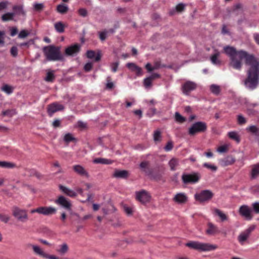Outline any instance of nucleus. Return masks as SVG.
<instances>
[{
  "label": "nucleus",
  "mask_w": 259,
  "mask_h": 259,
  "mask_svg": "<svg viewBox=\"0 0 259 259\" xmlns=\"http://www.w3.org/2000/svg\"><path fill=\"white\" fill-rule=\"evenodd\" d=\"M44 258L47 259H67V258H60L58 256H57L55 255H51L48 253H46Z\"/></svg>",
  "instance_id": "58"
},
{
  "label": "nucleus",
  "mask_w": 259,
  "mask_h": 259,
  "mask_svg": "<svg viewBox=\"0 0 259 259\" xmlns=\"http://www.w3.org/2000/svg\"><path fill=\"white\" fill-rule=\"evenodd\" d=\"M111 78L110 77L107 78V83L106 84V88L108 89H112L114 87V84L111 81Z\"/></svg>",
  "instance_id": "57"
},
{
  "label": "nucleus",
  "mask_w": 259,
  "mask_h": 259,
  "mask_svg": "<svg viewBox=\"0 0 259 259\" xmlns=\"http://www.w3.org/2000/svg\"><path fill=\"white\" fill-rule=\"evenodd\" d=\"M9 4L8 1H3L0 3V11L6 9Z\"/></svg>",
  "instance_id": "59"
},
{
  "label": "nucleus",
  "mask_w": 259,
  "mask_h": 259,
  "mask_svg": "<svg viewBox=\"0 0 259 259\" xmlns=\"http://www.w3.org/2000/svg\"><path fill=\"white\" fill-rule=\"evenodd\" d=\"M78 14L80 16L84 17L87 16L88 12L86 9L81 8L78 10Z\"/></svg>",
  "instance_id": "60"
},
{
  "label": "nucleus",
  "mask_w": 259,
  "mask_h": 259,
  "mask_svg": "<svg viewBox=\"0 0 259 259\" xmlns=\"http://www.w3.org/2000/svg\"><path fill=\"white\" fill-rule=\"evenodd\" d=\"M247 130L252 134L256 135H258L259 132V129L255 125H251L248 127Z\"/></svg>",
  "instance_id": "45"
},
{
  "label": "nucleus",
  "mask_w": 259,
  "mask_h": 259,
  "mask_svg": "<svg viewBox=\"0 0 259 259\" xmlns=\"http://www.w3.org/2000/svg\"><path fill=\"white\" fill-rule=\"evenodd\" d=\"M57 11L58 13L64 14L68 12V7L64 4H60L57 7Z\"/></svg>",
  "instance_id": "30"
},
{
  "label": "nucleus",
  "mask_w": 259,
  "mask_h": 259,
  "mask_svg": "<svg viewBox=\"0 0 259 259\" xmlns=\"http://www.w3.org/2000/svg\"><path fill=\"white\" fill-rule=\"evenodd\" d=\"M10 52H11V55L13 56V57H16L18 55V49H17V48L16 47H13L11 48V51H10Z\"/></svg>",
  "instance_id": "61"
},
{
  "label": "nucleus",
  "mask_w": 259,
  "mask_h": 259,
  "mask_svg": "<svg viewBox=\"0 0 259 259\" xmlns=\"http://www.w3.org/2000/svg\"><path fill=\"white\" fill-rule=\"evenodd\" d=\"M213 213L215 215H218L220 218L222 222L228 220V217L222 211L218 208H214L213 209Z\"/></svg>",
  "instance_id": "25"
},
{
  "label": "nucleus",
  "mask_w": 259,
  "mask_h": 259,
  "mask_svg": "<svg viewBox=\"0 0 259 259\" xmlns=\"http://www.w3.org/2000/svg\"><path fill=\"white\" fill-rule=\"evenodd\" d=\"M207 130V125L205 122L198 121L193 123L189 128L188 134L190 136H194L199 133H203Z\"/></svg>",
  "instance_id": "4"
},
{
  "label": "nucleus",
  "mask_w": 259,
  "mask_h": 259,
  "mask_svg": "<svg viewBox=\"0 0 259 259\" xmlns=\"http://www.w3.org/2000/svg\"><path fill=\"white\" fill-rule=\"evenodd\" d=\"M220 231L217 226L211 223L207 224V228L206 230V233L209 235H214L219 233Z\"/></svg>",
  "instance_id": "18"
},
{
  "label": "nucleus",
  "mask_w": 259,
  "mask_h": 259,
  "mask_svg": "<svg viewBox=\"0 0 259 259\" xmlns=\"http://www.w3.org/2000/svg\"><path fill=\"white\" fill-rule=\"evenodd\" d=\"M93 67V64L91 62L87 63L84 66V69L86 72L90 71Z\"/></svg>",
  "instance_id": "63"
},
{
  "label": "nucleus",
  "mask_w": 259,
  "mask_h": 259,
  "mask_svg": "<svg viewBox=\"0 0 259 259\" xmlns=\"http://www.w3.org/2000/svg\"><path fill=\"white\" fill-rule=\"evenodd\" d=\"M253 210L255 213H259V202H255L252 204Z\"/></svg>",
  "instance_id": "51"
},
{
  "label": "nucleus",
  "mask_w": 259,
  "mask_h": 259,
  "mask_svg": "<svg viewBox=\"0 0 259 259\" xmlns=\"http://www.w3.org/2000/svg\"><path fill=\"white\" fill-rule=\"evenodd\" d=\"M63 105L57 102L52 103L48 106L47 111L50 116H52L53 114L57 111H62L64 109Z\"/></svg>",
  "instance_id": "11"
},
{
  "label": "nucleus",
  "mask_w": 259,
  "mask_h": 259,
  "mask_svg": "<svg viewBox=\"0 0 259 259\" xmlns=\"http://www.w3.org/2000/svg\"><path fill=\"white\" fill-rule=\"evenodd\" d=\"M74 172L81 176H85L87 178L89 177L87 171L80 165H74L72 166Z\"/></svg>",
  "instance_id": "17"
},
{
  "label": "nucleus",
  "mask_w": 259,
  "mask_h": 259,
  "mask_svg": "<svg viewBox=\"0 0 259 259\" xmlns=\"http://www.w3.org/2000/svg\"><path fill=\"white\" fill-rule=\"evenodd\" d=\"M196 88L197 84L195 82L191 81H187L182 84L181 89L184 95L188 96Z\"/></svg>",
  "instance_id": "8"
},
{
  "label": "nucleus",
  "mask_w": 259,
  "mask_h": 259,
  "mask_svg": "<svg viewBox=\"0 0 259 259\" xmlns=\"http://www.w3.org/2000/svg\"><path fill=\"white\" fill-rule=\"evenodd\" d=\"M119 65L118 62L112 63L111 65V70L113 72H116Z\"/></svg>",
  "instance_id": "62"
},
{
  "label": "nucleus",
  "mask_w": 259,
  "mask_h": 259,
  "mask_svg": "<svg viewBox=\"0 0 259 259\" xmlns=\"http://www.w3.org/2000/svg\"><path fill=\"white\" fill-rule=\"evenodd\" d=\"M185 5H184L182 3L178 4L176 7V9L177 11L178 12H183L185 10Z\"/></svg>",
  "instance_id": "54"
},
{
  "label": "nucleus",
  "mask_w": 259,
  "mask_h": 259,
  "mask_svg": "<svg viewBox=\"0 0 259 259\" xmlns=\"http://www.w3.org/2000/svg\"><path fill=\"white\" fill-rule=\"evenodd\" d=\"M16 114L15 109H8L2 112V115L4 116H8L11 117Z\"/></svg>",
  "instance_id": "39"
},
{
  "label": "nucleus",
  "mask_w": 259,
  "mask_h": 259,
  "mask_svg": "<svg viewBox=\"0 0 259 259\" xmlns=\"http://www.w3.org/2000/svg\"><path fill=\"white\" fill-rule=\"evenodd\" d=\"M126 67L130 69L132 71L134 72L135 70L138 67L136 64L134 63H128L126 64Z\"/></svg>",
  "instance_id": "53"
},
{
  "label": "nucleus",
  "mask_w": 259,
  "mask_h": 259,
  "mask_svg": "<svg viewBox=\"0 0 259 259\" xmlns=\"http://www.w3.org/2000/svg\"><path fill=\"white\" fill-rule=\"evenodd\" d=\"M58 254L63 256L67 254L69 251V246L66 243L59 245L55 249Z\"/></svg>",
  "instance_id": "16"
},
{
  "label": "nucleus",
  "mask_w": 259,
  "mask_h": 259,
  "mask_svg": "<svg viewBox=\"0 0 259 259\" xmlns=\"http://www.w3.org/2000/svg\"><path fill=\"white\" fill-rule=\"evenodd\" d=\"M173 200L175 202L179 204H183L187 201L188 197L185 194L180 193L175 196Z\"/></svg>",
  "instance_id": "19"
},
{
  "label": "nucleus",
  "mask_w": 259,
  "mask_h": 259,
  "mask_svg": "<svg viewBox=\"0 0 259 259\" xmlns=\"http://www.w3.org/2000/svg\"><path fill=\"white\" fill-rule=\"evenodd\" d=\"M29 35V32L26 30H21L18 35V37L20 38H24Z\"/></svg>",
  "instance_id": "52"
},
{
  "label": "nucleus",
  "mask_w": 259,
  "mask_h": 259,
  "mask_svg": "<svg viewBox=\"0 0 259 259\" xmlns=\"http://www.w3.org/2000/svg\"><path fill=\"white\" fill-rule=\"evenodd\" d=\"M80 50V45L76 43L67 47L65 50V54L67 56H74L79 53Z\"/></svg>",
  "instance_id": "7"
},
{
  "label": "nucleus",
  "mask_w": 259,
  "mask_h": 259,
  "mask_svg": "<svg viewBox=\"0 0 259 259\" xmlns=\"http://www.w3.org/2000/svg\"><path fill=\"white\" fill-rule=\"evenodd\" d=\"M46 59L49 61H63L64 56L61 53L60 47L50 45L43 48Z\"/></svg>",
  "instance_id": "2"
},
{
  "label": "nucleus",
  "mask_w": 259,
  "mask_h": 259,
  "mask_svg": "<svg viewBox=\"0 0 259 259\" xmlns=\"http://www.w3.org/2000/svg\"><path fill=\"white\" fill-rule=\"evenodd\" d=\"M136 198L141 203L145 204L150 201L151 196L146 191L142 190L136 192Z\"/></svg>",
  "instance_id": "12"
},
{
  "label": "nucleus",
  "mask_w": 259,
  "mask_h": 259,
  "mask_svg": "<svg viewBox=\"0 0 259 259\" xmlns=\"http://www.w3.org/2000/svg\"><path fill=\"white\" fill-rule=\"evenodd\" d=\"M210 90L213 94L216 96L219 95L221 91L220 87L214 84H212L210 86Z\"/></svg>",
  "instance_id": "31"
},
{
  "label": "nucleus",
  "mask_w": 259,
  "mask_h": 259,
  "mask_svg": "<svg viewBox=\"0 0 259 259\" xmlns=\"http://www.w3.org/2000/svg\"><path fill=\"white\" fill-rule=\"evenodd\" d=\"M13 215L18 221L25 222L28 219L27 211L25 209H21L18 207L14 206L12 208Z\"/></svg>",
  "instance_id": "5"
},
{
  "label": "nucleus",
  "mask_w": 259,
  "mask_h": 259,
  "mask_svg": "<svg viewBox=\"0 0 259 259\" xmlns=\"http://www.w3.org/2000/svg\"><path fill=\"white\" fill-rule=\"evenodd\" d=\"M251 230H247L245 232L241 234L238 237V240L240 242H244L249 237Z\"/></svg>",
  "instance_id": "33"
},
{
  "label": "nucleus",
  "mask_w": 259,
  "mask_h": 259,
  "mask_svg": "<svg viewBox=\"0 0 259 259\" xmlns=\"http://www.w3.org/2000/svg\"><path fill=\"white\" fill-rule=\"evenodd\" d=\"M10 219V217L9 215L0 213V221L5 223H7Z\"/></svg>",
  "instance_id": "47"
},
{
  "label": "nucleus",
  "mask_w": 259,
  "mask_h": 259,
  "mask_svg": "<svg viewBox=\"0 0 259 259\" xmlns=\"http://www.w3.org/2000/svg\"><path fill=\"white\" fill-rule=\"evenodd\" d=\"M94 162L95 163H101V164H110L112 163V160L110 159L98 158H96L94 160Z\"/></svg>",
  "instance_id": "35"
},
{
  "label": "nucleus",
  "mask_w": 259,
  "mask_h": 259,
  "mask_svg": "<svg viewBox=\"0 0 259 259\" xmlns=\"http://www.w3.org/2000/svg\"><path fill=\"white\" fill-rule=\"evenodd\" d=\"M113 176L116 178H120V179H126L129 176V172L126 170H118L116 169L115 170L114 174H113Z\"/></svg>",
  "instance_id": "20"
},
{
  "label": "nucleus",
  "mask_w": 259,
  "mask_h": 259,
  "mask_svg": "<svg viewBox=\"0 0 259 259\" xmlns=\"http://www.w3.org/2000/svg\"><path fill=\"white\" fill-rule=\"evenodd\" d=\"M55 202L66 209L69 210L71 209V204L70 202L63 196H59L58 199L55 201Z\"/></svg>",
  "instance_id": "13"
},
{
  "label": "nucleus",
  "mask_w": 259,
  "mask_h": 259,
  "mask_svg": "<svg viewBox=\"0 0 259 259\" xmlns=\"http://www.w3.org/2000/svg\"><path fill=\"white\" fill-rule=\"evenodd\" d=\"M99 38L102 41H104L106 38V35L108 34V31L104 30L101 32H99Z\"/></svg>",
  "instance_id": "55"
},
{
  "label": "nucleus",
  "mask_w": 259,
  "mask_h": 259,
  "mask_svg": "<svg viewBox=\"0 0 259 259\" xmlns=\"http://www.w3.org/2000/svg\"><path fill=\"white\" fill-rule=\"evenodd\" d=\"M33 251L35 254L42 258H44L47 253L40 247L36 245L34 246Z\"/></svg>",
  "instance_id": "26"
},
{
  "label": "nucleus",
  "mask_w": 259,
  "mask_h": 259,
  "mask_svg": "<svg viewBox=\"0 0 259 259\" xmlns=\"http://www.w3.org/2000/svg\"><path fill=\"white\" fill-rule=\"evenodd\" d=\"M223 52L229 57L230 65L236 70H240L242 67V60H245L246 65L249 66L244 85L250 90H253L259 84V61L253 54H249L243 50L237 51L229 46L224 47Z\"/></svg>",
  "instance_id": "1"
},
{
  "label": "nucleus",
  "mask_w": 259,
  "mask_h": 259,
  "mask_svg": "<svg viewBox=\"0 0 259 259\" xmlns=\"http://www.w3.org/2000/svg\"><path fill=\"white\" fill-rule=\"evenodd\" d=\"M59 189L64 194H65L66 195H67L70 197H75L76 196V193L74 191H73L65 186H63L60 185H59Z\"/></svg>",
  "instance_id": "24"
},
{
  "label": "nucleus",
  "mask_w": 259,
  "mask_h": 259,
  "mask_svg": "<svg viewBox=\"0 0 259 259\" xmlns=\"http://www.w3.org/2000/svg\"><path fill=\"white\" fill-rule=\"evenodd\" d=\"M15 166V164L7 161H0V167L3 168H13Z\"/></svg>",
  "instance_id": "40"
},
{
  "label": "nucleus",
  "mask_w": 259,
  "mask_h": 259,
  "mask_svg": "<svg viewBox=\"0 0 259 259\" xmlns=\"http://www.w3.org/2000/svg\"><path fill=\"white\" fill-rule=\"evenodd\" d=\"M170 167V170L174 171L176 169V167L179 165V160L177 158H172L168 162Z\"/></svg>",
  "instance_id": "32"
},
{
  "label": "nucleus",
  "mask_w": 259,
  "mask_h": 259,
  "mask_svg": "<svg viewBox=\"0 0 259 259\" xmlns=\"http://www.w3.org/2000/svg\"><path fill=\"white\" fill-rule=\"evenodd\" d=\"M259 175V163L252 165L251 171V179H255Z\"/></svg>",
  "instance_id": "27"
},
{
  "label": "nucleus",
  "mask_w": 259,
  "mask_h": 259,
  "mask_svg": "<svg viewBox=\"0 0 259 259\" xmlns=\"http://www.w3.org/2000/svg\"><path fill=\"white\" fill-rule=\"evenodd\" d=\"M203 166L211 169L212 171H215L217 170V167L214 165H211L208 163H204L203 164Z\"/></svg>",
  "instance_id": "50"
},
{
  "label": "nucleus",
  "mask_w": 259,
  "mask_h": 259,
  "mask_svg": "<svg viewBox=\"0 0 259 259\" xmlns=\"http://www.w3.org/2000/svg\"><path fill=\"white\" fill-rule=\"evenodd\" d=\"M153 140L155 143H159L161 141V133L159 130L154 131L153 134Z\"/></svg>",
  "instance_id": "36"
},
{
  "label": "nucleus",
  "mask_w": 259,
  "mask_h": 259,
  "mask_svg": "<svg viewBox=\"0 0 259 259\" xmlns=\"http://www.w3.org/2000/svg\"><path fill=\"white\" fill-rule=\"evenodd\" d=\"M87 57L90 59L95 58L96 62L99 61L101 58L100 53H99L96 55L95 52L92 50H89L87 52Z\"/></svg>",
  "instance_id": "23"
},
{
  "label": "nucleus",
  "mask_w": 259,
  "mask_h": 259,
  "mask_svg": "<svg viewBox=\"0 0 259 259\" xmlns=\"http://www.w3.org/2000/svg\"><path fill=\"white\" fill-rule=\"evenodd\" d=\"M237 121L239 124L242 125L246 123V120L242 115H238L237 116Z\"/></svg>",
  "instance_id": "49"
},
{
  "label": "nucleus",
  "mask_w": 259,
  "mask_h": 259,
  "mask_svg": "<svg viewBox=\"0 0 259 259\" xmlns=\"http://www.w3.org/2000/svg\"><path fill=\"white\" fill-rule=\"evenodd\" d=\"M258 105V104L256 103L248 104L247 105V110L248 114L249 115H254L255 111V110H253L252 108Z\"/></svg>",
  "instance_id": "37"
},
{
  "label": "nucleus",
  "mask_w": 259,
  "mask_h": 259,
  "mask_svg": "<svg viewBox=\"0 0 259 259\" xmlns=\"http://www.w3.org/2000/svg\"><path fill=\"white\" fill-rule=\"evenodd\" d=\"M164 65H162L160 61H156L154 63L153 65L154 70L158 69L161 67H164Z\"/></svg>",
  "instance_id": "64"
},
{
  "label": "nucleus",
  "mask_w": 259,
  "mask_h": 259,
  "mask_svg": "<svg viewBox=\"0 0 259 259\" xmlns=\"http://www.w3.org/2000/svg\"><path fill=\"white\" fill-rule=\"evenodd\" d=\"M186 246L193 249L200 251H209L215 250L218 246L207 243H201L198 241H190L186 244Z\"/></svg>",
  "instance_id": "3"
},
{
  "label": "nucleus",
  "mask_w": 259,
  "mask_h": 259,
  "mask_svg": "<svg viewBox=\"0 0 259 259\" xmlns=\"http://www.w3.org/2000/svg\"><path fill=\"white\" fill-rule=\"evenodd\" d=\"M213 196V193L208 190H202L195 195V198L200 202H204L210 200Z\"/></svg>",
  "instance_id": "6"
},
{
  "label": "nucleus",
  "mask_w": 259,
  "mask_h": 259,
  "mask_svg": "<svg viewBox=\"0 0 259 259\" xmlns=\"http://www.w3.org/2000/svg\"><path fill=\"white\" fill-rule=\"evenodd\" d=\"M2 91L5 92L8 94H10L13 92V89L11 86L8 84H4L2 87Z\"/></svg>",
  "instance_id": "42"
},
{
  "label": "nucleus",
  "mask_w": 259,
  "mask_h": 259,
  "mask_svg": "<svg viewBox=\"0 0 259 259\" xmlns=\"http://www.w3.org/2000/svg\"><path fill=\"white\" fill-rule=\"evenodd\" d=\"M149 177L155 181H159L162 178V172L159 168H154Z\"/></svg>",
  "instance_id": "21"
},
{
  "label": "nucleus",
  "mask_w": 259,
  "mask_h": 259,
  "mask_svg": "<svg viewBox=\"0 0 259 259\" xmlns=\"http://www.w3.org/2000/svg\"><path fill=\"white\" fill-rule=\"evenodd\" d=\"M55 79V75L52 72H49L47 74L45 80L48 82H53Z\"/></svg>",
  "instance_id": "43"
},
{
  "label": "nucleus",
  "mask_w": 259,
  "mask_h": 259,
  "mask_svg": "<svg viewBox=\"0 0 259 259\" xmlns=\"http://www.w3.org/2000/svg\"><path fill=\"white\" fill-rule=\"evenodd\" d=\"M56 30L59 33H63L64 31V25L62 22H58L55 24Z\"/></svg>",
  "instance_id": "38"
},
{
  "label": "nucleus",
  "mask_w": 259,
  "mask_h": 259,
  "mask_svg": "<svg viewBox=\"0 0 259 259\" xmlns=\"http://www.w3.org/2000/svg\"><path fill=\"white\" fill-rule=\"evenodd\" d=\"M220 52H217L211 55L210 57V60L213 64L220 65L221 64V61L218 59V57L220 56Z\"/></svg>",
  "instance_id": "28"
},
{
  "label": "nucleus",
  "mask_w": 259,
  "mask_h": 259,
  "mask_svg": "<svg viewBox=\"0 0 259 259\" xmlns=\"http://www.w3.org/2000/svg\"><path fill=\"white\" fill-rule=\"evenodd\" d=\"M183 182L185 184H194L198 182L200 177L197 173L184 174L182 177Z\"/></svg>",
  "instance_id": "9"
},
{
  "label": "nucleus",
  "mask_w": 259,
  "mask_h": 259,
  "mask_svg": "<svg viewBox=\"0 0 259 259\" xmlns=\"http://www.w3.org/2000/svg\"><path fill=\"white\" fill-rule=\"evenodd\" d=\"M235 161V159L231 156H228L221 160V164L224 166L232 164Z\"/></svg>",
  "instance_id": "22"
},
{
  "label": "nucleus",
  "mask_w": 259,
  "mask_h": 259,
  "mask_svg": "<svg viewBox=\"0 0 259 259\" xmlns=\"http://www.w3.org/2000/svg\"><path fill=\"white\" fill-rule=\"evenodd\" d=\"M14 16L15 13H7L2 16V20L4 22L12 20Z\"/></svg>",
  "instance_id": "34"
},
{
  "label": "nucleus",
  "mask_w": 259,
  "mask_h": 259,
  "mask_svg": "<svg viewBox=\"0 0 259 259\" xmlns=\"http://www.w3.org/2000/svg\"><path fill=\"white\" fill-rule=\"evenodd\" d=\"M13 10L14 11L13 13L17 15H24L25 12L23 10L22 5H15L13 7Z\"/></svg>",
  "instance_id": "29"
},
{
  "label": "nucleus",
  "mask_w": 259,
  "mask_h": 259,
  "mask_svg": "<svg viewBox=\"0 0 259 259\" xmlns=\"http://www.w3.org/2000/svg\"><path fill=\"white\" fill-rule=\"evenodd\" d=\"M175 119L176 120L180 123H183L186 121L185 117L182 116L179 113L176 112L175 113Z\"/></svg>",
  "instance_id": "44"
},
{
  "label": "nucleus",
  "mask_w": 259,
  "mask_h": 259,
  "mask_svg": "<svg viewBox=\"0 0 259 259\" xmlns=\"http://www.w3.org/2000/svg\"><path fill=\"white\" fill-rule=\"evenodd\" d=\"M239 213L247 220H251L252 219V209L248 205L241 206L239 209Z\"/></svg>",
  "instance_id": "10"
},
{
  "label": "nucleus",
  "mask_w": 259,
  "mask_h": 259,
  "mask_svg": "<svg viewBox=\"0 0 259 259\" xmlns=\"http://www.w3.org/2000/svg\"><path fill=\"white\" fill-rule=\"evenodd\" d=\"M152 81L149 77L146 78L144 80V84L146 88H148L151 86Z\"/></svg>",
  "instance_id": "56"
},
{
  "label": "nucleus",
  "mask_w": 259,
  "mask_h": 259,
  "mask_svg": "<svg viewBox=\"0 0 259 259\" xmlns=\"http://www.w3.org/2000/svg\"><path fill=\"white\" fill-rule=\"evenodd\" d=\"M228 135L230 139L234 140L237 141V142H239V141H240L239 138L236 132H229V133H228Z\"/></svg>",
  "instance_id": "41"
},
{
  "label": "nucleus",
  "mask_w": 259,
  "mask_h": 259,
  "mask_svg": "<svg viewBox=\"0 0 259 259\" xmlns=\"http://www.w3.org/2000/svg\"><path fill=\"white\" fill-rule=\"evenodd\" d=\"M174 147V144L172 141H169L167 142L166 146L164 147V149L165 151H171Z\"/></svg>",
  "instance_id": "48"
},
{
  "label": "nucleus",
  "mask_w": 259,
  "mask_h": 259,
  "mask_svg": "<svg viewBox=\"0 0 259 259\" xmlns=\"http://www.w3.org/2000/svg\"><path fill=\"white\" fill-rule=\"evenodd\" d=\"M75 140V139L70 133H68V134H66L64 137V140L66 143H69L71 141H73Z\"/></svg>",
  "instance_id": "46"
},
{
  "label": "nucleus",
  "mask_w": 259,
  "mask_h": 259,
  "mask_svg": "<svg viewBox=\"0 0 259 259\" xmlns=\"http://www.w3.org/2000/svg\"><path fill=\"white\" fill-rule=\"evenodd\" d=\"M139 167L141 171L148 176L152 174V170L154 169L150 166V162L148 161L141 162Z\"/></svg>",
  "instance_id": "14"
},
{
  "label": "nucleus",
  "mask_w": 259,
  "mask_h": 259,
  "mask_svg": "<svg viewBox=\"0 0 259 259\" xmlns=\"http://www.w3.org/2000/svg\"><path fill=\"white\" fill-rule=\"evenodd\" d=\"M40 214H44L45 215H50L54 214L57 212L56 208L52 206H41L40 207Z\"/></svg>",
  "instance_id": "15"
}]
</instances>
